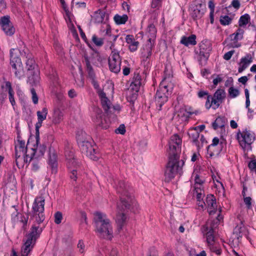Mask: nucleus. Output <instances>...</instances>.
I'll use <instances>...</instances> for the list:
<instances>
[{
  "label": "nucleus",
  "mask_w": 256,
  "mask_h": 256,
  "mask_svg": "<svg viewBox=\"0 0 256 256\" xmlns=\"http://www.w3.org/2000/svg\"><path fill=\"white\" fill-rule=\"evenodd\" d=\"M182 140L178 134L172 136L169 141V160L164 172V180L169 182L176 174L180 172L184 164V160L178 161L181 151Z\"/></svg>",
  "instance_id": "obj_1"
},
{
  "label": "nucleus",
  "mask_w": 256,
  "mask_h": 256,
  "mask_svg": "<svg viewBox=\"0 0 256 256\" xmlns=\"http://www.w3.org/2000/svg\"><path fill=\"white\" fill-rule=\"evenodd\" d=\"M94 220L96 231L98 236L102 238L111 240L114 236L112 222L105 214L96 212Z\"/></svg>",
  "instance_id": "obj_2"
},
{
  "label": "nucleus",
  "mask_w": 256,
  "mask_h": 256,
  "mask_svg": "<svg viewBox=\"0 0 256 256\" xmlns=\"http://www.w3.org/2000/svg\"><path fill=\"white\" fill-rule=\"evenodd\" d=\"M173 88L174 84L171 82L170 76H165L160 82L155 96V102L158 110H162V106L168 101Z\"/></svg>",
  "instance_id": "obj_3"
},
{
  "label": "nucleus",
  "mask_w": 256,
  "mask_h": 256,
  "mask_svg": "<svg viewBox=\"0 0 256 256\" xmlns=\"http://www.w3.org/2000/svg\"><path fill=\"white\" fill-rule=\"evenodd\" d=\"M118 192L120 194V204L122 210H130L134 204V200L132 195V188L124 181L118 182L117 186Z\"/></svg>",
  "instance_id": "obj_4"
},
{
  "label": "nucleus",
  "mask_w": 256,
  "mask_h": 256,
  "mask_svg": "<svg viewBox=\"0 0 256 256\" xmlns=\"http://www.w3.org/2000/svg\"><path fill=\"white\" fill-rule=\"evenodd\" d=\"M45 200L43 196L36 197L32 205L30 220L42 223L45 218L44 214Z\"/></svg>",
  "instance_id": "obj_5"
},
{
  "label": "nucleus",
  "mask_w": 256,
  "mask_h": 256,
  "mask_svg": "<svg viewBox=\"0 0 256 256\" xmlns=\"http://www.w3.org/2000/svg\"><path fill=\"white\" fill-rule=\"evenodd\" d=\"M27 148L25 142L22 140L20 136H17L15 142V158L16 166L20 168L23 165L24 158L29 154H26Z\"/></svg>",
  "instance_id": "obj_6"
},
{
  "label": "nucleus",
  "mask_w": 256,
  "mask_h": 256,
  "mask_svg": "<svg viewBox=\"0 0 256 256\" xmlns=\"http://www.w3.org/2000/svg\"><path fill=\"white\" fill-rule=\"evenodd\" d=\"M226 96V94L224 90L218 89L214 93L213 96H208L205 106L209 110L211 107L214 110L217 109L220 104L223 102Z\"/></svg>",
  "instance_id": "obj_7"
},
{
  "label": "nucleus",
  "mask_w": 256,
  "mask_h": 256,
  "mask_svg": "<svg viewBox=\"0 0 256 256\" xmlns=\"http://www.w3.org/2000/svg\"><path fill=\"white\" fill-rule=\"evenodd\" d=\"M10 65L12 68L15 76L18 79H22L25 76V72L24 70L20 58L14 55L12 50H10Z\"/></svg>",
  "instance_id": "obj_8"
},
{
  "label": "nucleus",
  "mask_w": 256,
  "mask_h": 256,
  "mask_svg": "<svg viewBox=\"0 0 256 256\" xmlns=\"http://www.w3.org/2000/svg\"><path fill=\"white\" fill-rule=\"evenodd\" d=\"M238 140L242 148L245 150H251V144L254 140V134L246 130L237 134Z\"/></svg>",
  "instance_id": "obj_9"
},
{
  "label": "nucleus",
  "mask_w": 256,
  "mask_h": 256,
  "mask_svg": "<svg viewBox=\"0 0 256 256\" xmlns=\"http://www.w3.org/2000/svg\"><path fill=\"white\" fill-rule=\"evenodd\" d=\"M28 218V216H25L17 210L12 214V222L14 227L20 228L24 230L27 228Z\"/></svg>",
  "instance_id": "obj_10"
},
{
  "label": "nucleus",
  "mask_w": 256,
  "mask_h": 256,
  "mask_svg": "<svg viewBox=\"0 0 256 256\" xmlns=\"http://www.w3.org/2000/svg\"><path fill=\"white\" fill-rule=\"evenodd\" d=\"M26 65L28 72L30 74H33L32 77L28 76V80L30 82V83L32 86H36L39 82L40 77L37 72H36V74H34L35 72H33L36 66L35 62L34 60L32 58L28 59L26 62Z\"/></svg>",
  "instance_id": "obj_11"
},
{
  "label": "nucleus",
  "mask_w": 256,
  "mask_h": 256,
  "mask_svg": "<svg viewBox=\"0 0 256 256\" xmlns=\"http://www.w3.org/2000/svg\"><path fill=\"white\" fill-rule=\"evenodd\" d=\"M0 24L4 34L8 36H12L15 32V28L10 20L8 16H4L0 19Z\"/></svg>",
  "instance_id": "obj_12"
},
{
  "label": "nucleus",
  "mask_w": 256,
  "mask_h": 256,
  "mask_svg": "<svg viewBox=\"0 0 256 256\" xmlns=\"http://www.w3.org/2000/svg\"><path fill=\"white\" fill-rule=\"evenodd\" d=\"M79 147L82 153L85 154L90 159L94 160H96L98 159V156L96 152L95 149L89 141L79 146Z\"/></svg>",
  "instance_id": "obj_13"
},
{
  "label": "nucleus",
  "mask_w": 256,
  "mask_h": 256,
  "mask_svg": "<svg viewBox=\"0 0 256 256\" xmlns=\"http://www.w3.org/2000/svg\"><path fill=\"white\" fill-rule=\"evenodd\" d=\"M38 122L36 124V138L37 142L40 140L39 129L42 126V122L46 120L48 114V110L44 108L42 110L38 111L36 112Z\"/></svg>",
  "instance_id": "obj_14"
},
{
  "label": "nucleus",
  "mask_w": 256,
  "mask_h": 256,
  "mask_svg": "<svg viewBox=\"0 0 256 256\" xmlns=\"http://www.w3.org/2000/svg\"><path fill=\"white\" fill-rule=\"evenodd\" d=\"M32 222L33 224L30 232L26 236V240L35 243L36 239L42 232V229L39 227V224L41 223H38L34 221Z\"/></svg>",
  "instance_id": "obj_15"
},
{
  "label": "nucleus",
  "mask_w": 256,
  "mask_h": 256,
  "mask_svg": "<svg viewBox=\"0 0 256 256\" xmlns=\"http://www.w3.org/2000/svg\"><path fill=\"white\" fill-rule=\"evenodd\" d=\"M96 112L97 114L94 120L96 124L102 128H108L110 124L109 121L106 118L100 110H98Z\"/></svg>",
  "instance_id": "obj_16"
},
{
  "label": "nucleus",
  "mask_w": 256,
  "mask_h": 256,
  "mask_svg": "<svg viewBox=\"0 0 256 256\" xmlns=\"http://www.w3.org/2000/svg\"><path fill=\"white\" fill-rule=\"evenodd\" d=\"M39 143L40 140L38 142L36 140V147L34 146V148H32V152L30 156L41 159L46 152V146L44 144H39Z\"/></svg>",
  "instance_id": "obj_17"
},
{
  "label": "nucleus",
  "mask_w": 256,
  "mask_h": 256,
  "mask_svg": "<svg viewBox=\"0 0 256 256\" xmlns=\"http://www.w3.org/2000/svg\"><path fill=\"white\" fill-rule=\"evenodd\" d=\"M208 211L210 215H214L218 211L216 200L214 195H208L206 198V204Z\"/></svg>",
  "instance_id": "obj_18"
},
{
  "label": "nucleus",
  "mask_w": 256,
  "mask_h": 256,
  "mask_svg": "<svg viewBox=\"0 0 256 256\" xmlns=\"http://www.w3.org/2000/svg\"><path fill=\"white\" fill-rule=\"evenodd\" d=\"M48 164L52 168V172L56 173L57 168V156L54 149L51 148L49 149L48 153Z\"/></svg>",
  "instance_id": "obj_19"
},
{
  "label": "nucleus",
  "mask_w": 256,
  "mask_h": 256,
  "mask_svg": "<svg viewBox=\"0 0 256 256\" xmlns=\"http://www.w3.org/2000/svg\"><path fill=\"white\" fill-rule=\"evenodd\" d=\"M252 62V57L250 54H246L244 56L242 57L240 62L238 63L239 68L238 72L240 73L242 72L245 70L248 66Z\"/></svg>",
  "instance_id": "obj_20"
},
{
  "label": "nucleus",
  "mask_w": 256,
  "mask_h": 256,
  "mask_svg": "<svg viewBox=\"0 0 256 256\" xmlns=\"http://www.w3.org/2000/svg\"><path fill=\"white\" fill-rule=\"evenodd\" d=\"M194 196H196L198 206L204 208L206 203L203 201V198L204 196V190L202 188L194 186Z\"/></svg>",
  "instance_id": "obj_21"
},
{
  "label": "nucleus",
  "mask_w": 256,
  "mask_h": 256,
  "mask_svg": "<svg viewBox=\"0 0 256 256\" xmlns=\"http://www.w3.org/2000/svg\"><path fill=\"white\" fill-rule=\"evenodd\" d=\"M127 216L124 212H118L116 216V222L117 224L116 232L118 234L122 230L123 226L126 222Z\"/></svg>",
  "instance_id": "obj_22"
},
{
  "label": "nucleus",
  "mask_w": 256,
  "mask_h": 256,
  "mask_svg": "<svg viewBox=\"0 0 256 256\" xmlns=\"http://www.w3.org/2000/svg\"><path fill=\"white\" fill-rule=\"evenodd\" d=\"M155 38H148V40L144 47L142 56L146 59L148 58L152 55V51L154 44Z\"/></svg>",
  "instance_id": "obj_23"
},
{
  "label": "nucleus",
  "mask_w": 256,
  "mask_h": 256,
  "mask_svg": "<svg viewBox=\"0 0 256 256\" xmlns=\"http://www.w3.org/2000/svg\"><path fill=\"white\" fill-rule=\"evenodd\" d=\"M199 48L200 56H202L206 58V56H205V54H208L212 50L210 42L207 40H202L199 44Z\"/></svg>",
  "instance_id": "obj_24"
},
{
  "label": "nucleus",
  "mask_w": 256,
  "mask_h": 256,
  "mask_svg": "<svg viewBox=\"0 0 256 256\" xmlns=\"http://www.w3.org/2000/svg\"><path fill=\"white\" fill-rule=\"evenodd\" d=\"M206 5L202 4H198L196 5L191 14L194 18H199L202 16L206 12Z\"/></svg>",
  "instance_id": "obj_25"
},
{
  "label": "nucleus",
  "mask_w": 256,
  "mask_h": 256,
  "mask_svg": "<svg viewBox=\"0 0 256 256\" xmlns=\"http://www.w3.org/2000/svg\"><path fill=\"white\" fill-rule=\"evenodd\" d=\"M84 60L86 66V71L88 72V76L91 80L95 79V74L90 63L94 64L93 57H88V56H84Z\"/></svg>",
  "instance_id": "obj_26"
},
{
  "label": "nucleus",
  "mask_w": 256,
  "mask_h": 256,
  "mask_svg": "<svg viewBox=\"0 0 256 256\" xmlns=\"http://www.w3.org/2000/svg\"><path fill=\"white\" fill-rule=\"evenodd\" d=\"M126 42L128 44V49L131 52H134L138 50L139 42L134 39L132 35H127Z\"/></svg>",
  "instance_id": "obj_27"
},
{
  "label": "nucleus",
  "mask_w": 256,
  "mask_h": 256,
  "mask_svg": "<svg viewBox=\"0 0 256 256\" xmlns=\"http://www.w3.org/2000/svg\"><path fill=\"white\" fill-rule=\"evenodd\" d=\"M40 158L28 155L27 157L24 158L23 164L24 162L27 163L32 162V170L34 171H36L40 168Z\"/></svg>",
  "instance_id": "obj_28"
},
{
  "label": "nucleus",
  "mask_w": 256,
  "mask_h": 256,
  "mask_svg": "<svg viewBox=\"0 0 256 256\" xmlns=\"http://www.w3.org/2000/svg\"><path fill=\"white\" fill-rule=\"evenodd\" d=\"M101 100L102 105L106 113L108 114V111L112 112L111 110V103L110 100L106 96V94L101 93L98 96Z\"/></svg>",
  "instance_id": "obj_29"
},
{
  "label": "nucleus",
  "mask_w": 256,
  "mask_h": 256,
  "mask_svg": "<svg viewBox=\"0 0 256 256\" xmlns=\"http://www.w3.org/2000/svg\"><path fill=\"white\" fill-rule=\"evenodd\" d=\"M180 43L186 46H195L196 44V36L195 34H191L189 36H182Z\"/></svg>",
  "instance_id": "obj_30"
},
{
  "label": "nucleus",
  "mask_w": 256,
  "mask_h": 256,
  "mask_svg": "<svg viewBox=\"0 0 256 256\" xmlns=\"http://www.w3.org/2000/svg\"><path fill=\"white\" fill-rule=\"evenodd\" d=\"M76 138L79 146L88 142V140L90 138V136L87 135L82 130L78 131Z\"/></svg>",
  "instance_id": "obj_31"
},
{
  "label": "nucleus",
  "mask_w": 256,
  "mask_h": 256,
  "mask_svg": "<svg viewBox=\"0 0 256 256\" xmlns=\"http://www.w3.org/2000/svg\"><path fill=\"white\" fill-rule=\"evenodd\" d=\"M188 134L193 143H194L198 147L200 146V143L198 140L200 133L196 128H194L190 130Z\"/></svg>",
  "instance_id": "obj_32"
},
{
  "label": "nucleus",
  "mask_w": 256,
  "mask_h": 256,
  "mask_svg": "<svg viewBox=\"0 0 256 256\" xmlns=\"http://www.w3.org/2000/svg\"><path fill=\"white\" fill-rule=\"evenodd\" d=\"M66 157L67 160V165L70 169L72 167H76L77 162L74 158V153L72 151H66Z\"/></svg>",
  "instance_id": "obj_33"
},
{
  "label": "nucleus",
  "mask_w": 256,
  "mask_h": 256,
  "mask_svg": "<svg viewBox=\"0 0 256 256\" xmlns=\"http://www.w3.org/2000/svg\"><path fill=\"white\" fill-rule=\"evenodd\" d=\"M35 243L26 240L21 250L22 256H28L30 252L32 250Z\"/></svg>",
  "instance_id": "obj_34"
},
{
  "label": "nucleus",
  "mask_w": 256,
  "mask_h": 256,
  "mask_svg": "<svg viewBox=\"0 0 256 256\" xmlns=\"http://www.w3.org/2000/svg\"><path fill=\"white\" fill-rule=\"evenodd\" d=\"M141 76L138 74H135L130 86L131 90L138 92L141 85Z\"/></svg>",
  "instance_id": "obj_35"
},
{
  "label": "nucleus",
  "mask_w": 256,
  "mask_h": 256,
  "mask_svg": "<svg viewBox=\"0 0 256 256\" xmlns=\"http://www.w3.org/2000/svg\"><path fill=\"white\" fill-rule=\"evenodd\" d=\"M111 31L109 28L106 29V34L108 36V40H107V46L110 47V48L112 50L114 48V42L116 40L118 36L116 35H112L110 34Z\"/></svg>",
  "instance_id": "obj_36"
},
{
  "label": "nucleus",
  "mask_w": 256,
  "mask_h": 256,
  "mask_svg": "<svg viewBox=\"0 0 256 256\" xmlns=\"http://www.w3.org/2000/svg\"><path fill=\"white\" fill-rule=\"evenodd\" d=\"M105 16V12L99 10L94 12L92 20L95 23H102L104 22Z\"/></svg>",
  "instance_id": "obj_37"
},
{
  "label": "nucleus",
  "mask_w": 256,
  "mask_h": 256,
  "mask_svg": "<svg viewBox=\"0 0 256 256\" xmlns=\"http://www.w3.org/2000/svg\"><path fill=\"white\" fill-rule=\"evenodd\" d=\"M226 122V119L224 117L219 116L216 118L212 126L214 129L216 130L218 128L224 127Z\"/></svg>",
  "instance_id": "obj_38"
},
{
  "label": "nucleus",
  "mask_w": 256,
  "mask_h": 256,
  "mask_svg": "<svg viewBox=\"0 0 256 256\" xmlns=\"http://www.w3.org/2000/svg\"><path fill=\"white\" fill-rule=\"evenodd\" d=\"M6 88L8 90V93L9 100L12 106H14L16 104L14 94V92L12 90L11 83L10 82H6Z\"/></svg>",
  "instance_id": "obj_39"
},
{
  "label": "nucleus",
  "mask_w": 256,
  "mask_h": 256,
  "mask_svg": "<svg viewBox=\"0 0 256 256\" xmlns=\"http://www.w3.org/2000/svg\"><path fill=\"white\" fill-rule=\"evenodd\" d=\"M114 20L116 24H123L128 21V16L126 14L120 16L116 14L114 16Z\"/></svg>",
  "instance_id": "obj_40"
},
{
  "label": "nucleus",
  "mask_w": 256,
  "mask_h": 256,
  "mask_svg": "<svg viewBox=\"0 0 256 256\" xmlns=\"http://www.w3.org/2000/svg\"><path fill=\"white\" fill-rule=\"evenodd\" d=\"M156 29L154 24H150L146 30V34L148 38H155L156 34Z\"/></svg>",
  "instance_id": "obj_41"
},
{
  "label": "nucleus",
  "mask_w": 256,
  "mask_h": 256,
  "mask_svg": "<svg viewBox=\"0 0 256 256\" xmlns=\"http://www.w3.org/2000/svg\"><path fill=\"white\" fill-rule=\"evenodd\" d=\"M211 252L214 253L217 256H220L222 253V249L218 243L217 242L208 245Z\"/></svg>",
  "instance_id": "obj_42"
},
{
  "label": "nucleus",
  "mask_w": 256,
  "mask_h": 256,
  "mask_svg": "<svg viewBox=\"0 0 256 256\" xmlns=\"http://www.w3.org/2000/svg\"><path fill=\"white\" fill-rule=\"evenodd\" d=\"M120 64L121 63H117L114 61L113 62L112 60H108L110 69L112 72H113L115 73H117L120 71Z\"/></svg>",
  "instance_id": "obj_43"
},
{
  "label": "nucleus",
  "mask_w": 256,
  "mask_h": 256,
  "mask_svg": "<svg viewBox=\"0 0 256 256\" xmlns=\"http://www.w3.org/2000/svg\"><path fill=\"white\" fill-rule=\"evenodd\" d=\"M206 242L208 246L216 242L214 236V230L212 228H210L206 234Z\"/></svg>",
  "instance_id": "obj_44"
},
{
  "label": "nucleus",
  "mask_w": 256,
  "mask_h": 256,
  "mask_svg": "<svg viewBox=\"0 0 256 256\" xmlns=\"http://www.w3.org/2000/svg\"><path fill=\"white\" fill-rule=\"evenodd\" d=\"M108 60H112L116 62L121 63V58L120 56L119 52L116 49L112 50Z\"/></svg>",
  "instance_id": "obj_45"
},
{
  "label": "nucleus",
  "mask_w": 256,
  "mask_h": 256,
  "mask_svg": "<svg viewBox=\"0 0 256 256\" xmlns=\"http://www.w3.org/2000/svg\"><path fill=\"white\" fill-rule=\"evenodd\" d=\"M244 33V30L240 28H238L235 33L232 34L230 36L232 40L234 41H238V40H242L243 38Z\"/></svg>",
  "instance_id": "obj_46"
},
{
  "label": "nucleus",
  "mask_w": 256,
  "mask_h": 256,
  "mask_svg": "<svg viewBox=\"0 0 256 256\" xmlns=\"http://www.w3.org/2000/svg\"><path fill=\"white\" fill-rule=\"evenodd\" d=\"M250 20V16L248 14H244L240 16L239 21V26H246Z\"/></svg>",
  "instance_id": "obj_47"
},
{
  "label": "nucleus",
  "mask_w": 256,
  "mask_h": 256,
  "mask_svg": "<svg viewBox=\"0 0 256 256\" xmlns=\"http://www.w3.org/2000/svg\"><path fill=\"white\" fill-rule=\"evenodd\" d=\"M232 19L228 16H221L220 22L223 26L229 25L232 22Z\"/></svg>",
  "instance_id": "obj_48"
},
{
  "label": "nucleus",
  "mask_w": 256,
  "mask_h": 256,
  "mask_svg": "<svg viewBox=\"0 0 256 256\" xmlns=\"http://www.w3.org/2000/svg\"><path fill=\"white\" fill-rule=\"evenodd\" d=\"M92 42L98 46H101L104 44V38H98L96 35H93L92 39Z\"/></svg>",
  "instance_id": "obj_49"
},
{
  "label": "nucleus",
  "mask_w": 256,
  "mask_h": 256,
  "mask_svg": "<svg viewBox=\"0 0 256 256\" xmlns=\"http://www.w3.org/2000/svg\"><path fill=\"white\" fill-rule=\"evenodd\" d=\"M228 94L231 98H234L239 95L240 92L238 90L230 87L228 89Z\"/></svg>",
  "instance_id": "obj_50"
},
{
  "label": "nucleus",
  "mask_w": 256,
  "mask_h": 256,
  "mask_svg": "<svg viewBox=\"0 0 256 256\" xmlns=\"http://www.w3.org/2000/svg\"><path fill=\"white\" fill-rule=\"evenodd\" d=\"M193 114V112H188L186 109H181L179 112L178 116H184L185 118H189V116Z\"/></svg>",
  "instance_id": "obj_51"
},
{
  "label": "nucleus",
  "mask_w": 256,
  "mask_h": 256,
  "mask_svg": "<svg viewBox=\"0 0 256 256\" xmlns=\"http://www.w3.org/2000/svg\"><path fill=\"white\" fill-rule=\"evenodd\" d=\"M92 83L94 88L96 90V92L98 96L100 95L101 93H104L103 90L100 88L99 84L95 79L92 80Z\"/></svg>",
  "instance_id": "obj_52"
},
{
  "label": "nucleus",
  "mask_w": 256,
  "mask_h": 256,
  "mask_svg": "<svg viewBox=\"0 0 256 256\" xmlns=\"http://www.w3.org/2000/svg\"><path fill=\"white\" fill-rule=\"evenodd\" d=\"M54 222L56 224H60L62 222V213L60 212H57L55 213L54 216Z\"/></svg>",
  "instance_id": "obj_53"
},
{
  "label": "nucleus",
  "mask_w": 256,
  "mask_h": 256,
  "mask_svg": "<svg viewBox=\"0 0 256 256\" xmlns=\"http://www.w3.org/2000/svg\"><path fill=\"white\" fill-rule=\"evenodd\" d=\"M30 92H31V94L32 95V100L34 104H37L38 102V96L36 94V90L34 88H31Z\"/></svg>",
  "instance_id": "obj_54"
},
{
  "label": "nucleus",
  "mask_w": 256,
  "mask_h": 256,
  "mask_svg": "<svg viewBox=\"0 0 256 256\" xmlns=\"http://www.w3.org/2000/svg\"><path fill=\"white\" fill-rule=\"evenodd\" d=\"M115 132L118 134H124L126 132V128L124 124H120L119 127L115 130Z\"/></svg>",
  "instance_id": "obj_55"
},
{
  "label": "nucleus",
  "mask_w": 256,
  "mask_h": 256,
  "mask_svg": "<svg viewBox=\"0 0 256 256\" xmlns=\"http://www.w3.org/2000/svg\"><path fill=\"white\" fill-rule=\"evenodd\" d=\"M132 90V96H127L128 100L131 102H134V100H136V98H137L138 92H136V90Z\"/></svg>",
  "instance_id": "obj_56"
},
{
  "label": "nucleus",
  "mask_w": 256,
  "mask_h": 256,
  "mask_svg": "<svg viewBox=\"0 0 256 256\" xmlns=\"http://www.w3.org/2000/svg\"><path fill=\"white\" fill-rule=\"evenodd\" d=\"M78 249L79 252H80L81 254H82L84 252L85 246L82 240H79L78 243Z\"/></svg>",
  "instance_id": "obj_57"
},
{
  "label": "nucleus",
  "mask_w": 256,
  "mask_h": 256,
  "mask_svg": "<svg viewBox=\"0 0 256 256\" xmlns=\"http://www.w3.org/2000/svg\"><path fill=\"white\" fill-rule=\"evenodd\" d=\"M195 186H198V187L202 188V184L204 182V181L201 180L199 176L196 175L195 177Z\"/></svg>",
  "instance_id": "obj_58"
},
{
  "label": "nucleus",
  "mask_w": 256,
  "mask_h": 256,
  "mask_svg": "<svg viewBox=\"0 0 256 256\" xmlns=\"http://www.w3.org/2000/svg\"><path fill=\"white\" fill-rule=\"evenodd\" d=\"M234 53V50H230L227 52H226L223 58H224L225 60H230L232 56L233 55V54Z\"/></svg>",
  "instance_id": "obj_59"
},
{
  "label": "nucleus",
  "mask_w": 256,
  "mask_h": 256,
  "mask_svg": "<svg viewBox=\"0 0 256 256\" xmlns=\"http://www.w3.org/2000/svg\"><path fill=\"white\" fill-rule=\"evenodd\" d=\"M70 178L72 179V180H73L74 181H76V178H77V175H78V172H77V170H70Z\"/></svg>",
  "instance_id": "obj_60"
},
{
  "label": "nucleus",
  "mask_w": 256,
  "mask_h": 256,
  "mask_svg": "<svg viewBox=\"0 0 256 256\" xmlns=\"http://www.w3.org/2000/svg\"><path fill=\"white\" fill-rule=\"evenodd\" d=\"M76 82L78 86L80 87L82 86L84 84V80L82 75L80 76V78L76 80Z\"/></svg>",
  "instance_id": "obj_61"
},
{
  "label": "nucleus",
  "mask_w": 256,
  "mask_h": 256,
  "mask_svg": "<svg viewBox=\"0 0 256 256\" xmlns=\"http://www.w3.org/2000/svg\"><path fill=\"white\" fill-rule=\"evenodd\" d=\"M251 198L249 196L244 198V202L248 208H251Z\"/></svg>",
  "instance_id": "obj_62"
},
{
  "label": "nucleus",
  "mask_w": 256,
  "mask_h": 256,
  "mask_svg": "<svg viewBox=\"0 0 256 256\" xmlns=\"http://www.w3.org/2000/svg\"><path fill=\"white\" fill-rule=\"evenodd\" d=\"M219 142H220V140L218 138H217V137L214 138L212 140V144L208 146V148L215 146L218 145V144H219Z\"/></svg>",
  "instance_id": "obj_63"
},
{
  "label": "nucleus",
  "mask_w": 256,
  "mask_h": 256,
  "mask_svg": "<svg viewBox=\"0 0 256 256\" xmlns=\"http://www.w3.org/2000/svg\"><path fill=\"white\" fill-rule=\"evenodd\" d=\"M118 252L117 249L112 248L108 252V256H118Z\"/></svg>",
  "instance_id": "obj_64"
}]
</instances>
